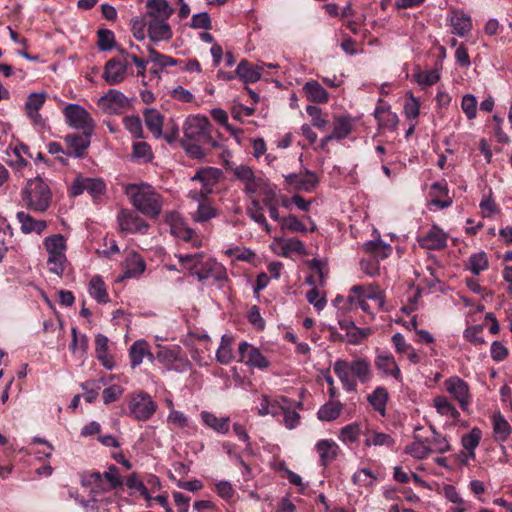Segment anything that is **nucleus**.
Returning a JSON list of instances; mask_svg holds the SVG:
<instances>
[{"instance_id": "obj_1", "label": "nucleus", "mask_w": 512, "mask_h": 512, "mask_svg": "<svg viewBox=\"0 0 512 512\" xmlns=\"http://www.w3.org/2000/svg\"><path fill=\"white\" fill-rule=\"evenodd\" d=\"M182 130L181 147L192 159L204 158L205 149L211 150L220 147L219 142L213 137V126L205 116H188L183 123Z\"/></svg>"}, {"instance_id": "obj_2", "label": "nucleus", "mask_w": 512, "mask_h": 512, "mask_svg": "<svg viewBox=\"0 0 512 512\" xmlns=\"http://www.w3.org/2000/svg\"><path fill=\"white\" fill-rule=\"evenodd\" d=\"M333 370L339 378L343 389L347 392L357 391V381L366 384L373 377L371 363L364 357H357L351 361L338 359L334 363Z\"/></svg>"}, {"instance_id": "obj_3", "label": "nucleus", "mask_w": 512, "mask_h": 512, "mask_svg": "<svg viewBox=\"0 0 512 512\" xmlns=\"http://www.w3.org/2000/svg\"><path fill=\"white\" fill-rule=\"evenodd\" d=\"M126 195L131 204L145 216L156 219L162 211V196L149 184H129Z\"/></svg>"}, {"instance_id": "obj_4", "label": "nucleus", "mask_w": 512, "mask_h": 512, "mask_svg": "<svg viewBox=\"0 0 512 512\" xmlns=\"http://www.w3.org/2000/svg\"><path fill=\"white\" fill-rule=\"evenodd\" d=\"M44 246L48 252L47 264L49 271L61 276L65 270L66 263V240L61 234L51 235L44 240Z\"/></svg>"}, {"instance_id": "obj_5", "label": "nucleus", "mask_w": 512, "mask_h": 512, "mask_svg": "<svg viewBox=\"0 0 512 512\" xmlns=\"http://www.w3.org/2000/svg\"><path fill=\"white\" fill-rule=\"evenodd\" d=\"M82 486L90 488L91 499L85 504L88 510L99 512L100 506L97 503H110L112 497H104L103 493L110 492L112 489L107 487V483L103 479L100 472H92L82 478Z\"/></svg>"}, {"instance_id": "obj_6", "label": "nucleus", "mask_w": 512, "mask_h": 512, "mask_svg": "<svg viewBox=\"0 0 512 512\" xmlns=\"http://www.w3.org/2000/svg\"><path fill=\"white\" fill-rule=\"evenodd\" d=\"M157 403L146 391L133 392L128 399V416L137 421H148L157 411Z\"/></svg>"}, {"instance_id": "obj_7", "label": "nucleus", "mask_w": 512, "mask_h": 512, "mask_svg": "<svg viewBox=\"0 0 512 512\" xmlns=\"http://www.w3.org/2000/svg\"><path fill=\"white\" fill-rule=\"evenodd\" d=\"M67 124L82 131H94L95 123L88 111L78 104H68L64 108Z\"/></svg>"}, {"instance_id": "obj_8", "label": "nucleus", "mask_w": 512, "mask_h": 512, "mask_svg": "<svg viewBox=\"0 0 512 512\" xmlns=\"http://www.w3.org/2000/svg\"><path fill=\"white\" fill-rule=\"evenodd\" d=\"M117 221L121 231L130 234H146L150 227L146 220L130 209H121L117 215Z\"/></svg>"}, {"instance_id": "obj_9", "label": "nucleus", "mask_w": 512, "mask_h": 512, "mask_svg": "<svg viewBox=\"0 0 512 512\" xmlns=\"http://www.w3.org/2000/svg\"><path fill=\"white\" fill-rule=\"evenodd\" d=\"M222 171L214 167H205L199 169L195 175L191 178L192 181H198L201 183L202 188L199 192L191 191V195H198L200 198H207L213 193L214 187L218 184Z\"/></svg>"}, {"instance_id": "obj_10", "label": "nucleus", "mask_w": 512, "mask_h": 512, "mask_svg": "<svg viewBox=\"0 0 512 512\" xmlns=\"http://www.w3.org/2000/svg\"><path fill=\"white\" fill-rule=\"evenodd\" d=\"M239 362L257 368L259 370H266L270 367L269 359L262 354L259 348L243 341L238 347Z\"/></svg>"}, {"instance_id": "obj_11", "label": "nucleus", "mask_w": 512, "mask_h": 512, "mask_svg": "<svg viewBox=\"0 0 512 512\" xmlns=\"http://www.w3.org/2000/svg\"><path fill=\"white\" fill-rule=\"evenodd\" d=\"M195 275L200 282L212 278L220 286L228 281L226 268L214 259L203 260L200 267L195 271Z\"/></svg>"}, {"instance_id": "obj_12", "label": "nucleus", "mask_w": 512, "mask_h": 512, "mask_svg": "<svg viewBox=\"0 0 512 512\" xmlns=\"http://www.w3.org/2000/svg\"><path fill=\"white\" fill-rule=\"evenodd\" d=\"M129 99L120 91L110 89L99 99V106L109 114H122L130 107Z\"/></svg>"}, {"instance_id": "obj_13", "label": "nucleus", "mask_w": 512, "mask_h": 512, "mask_svg": "<svg viewBox=\"0 0 512 512\" xmlns=\"http://www.w3.org/2000/svg\"><path fill=\"white\" fill-rule=\"evenodd\" d=\"M447 240L448 234L435 224L427 232L417 237L419 246L427 250H443L447 247Z\"/></svg>"}, {"instance_id": "obj_14", "label": "nucleus", "mask_w": 512, "mask_h": 512, "mask_svg": "<svg viewBox=\"0 0 512 512\" xmlns=\"http://www.w3.org/2000/svg\"><path fill=\"white\" fill-rule=\"evenodd\" d=\"M94 131H82V133H72L65 136L67 145L66 154L75 158H83L90 145V138Z\"/></svg>"}, {"instance_id": "obj_15", "label": "nucleus", "mask_w": 512, "mask_h": 512, "mask_svg": "<svg viewBox=\"0 0 512 512\" xmlns=\"http://www.w3.org/2000/svg\"><path fill=\"white\" fill-rule=\"evenodd\" d=\"M157 358L168 369L180 371L189 366V361L181 355L179 346L161 347L157 353Z\"/></svg>"}, {"instance_id": "obj_16", "label": "nucleus", "mask_w": 512, "mask_h": 512, "mask_svg": "<svg viewBox=\"0 0 512 512\" xmlns=\"http://www.w3.org/2000/svg\"><path fill=\"white\" fill-rule=\"evenodd\" d=\"M445 388L458 401L462 410H466L471 402L468 384L460 377H450L445 381Z\"/></svg>"}, {"instance_id": "obj_17", "label": "nucleus", "mask_w": 512, "mask_h": 512, "mask_svg": "<svg viewBox=\"0 0 512 512\" xmlns=\"http://www.w3.org/2000/svg\"><path fill=\"white\" fill-rule=\"evenodd\" d=\"M128 62L120 57L109 59L104 67L103 78L109 85H117L124 81L127 75Z\"/></svg>"}, {"instance_id": "obj_18", "label": "nucleus", "mask_w": 512, "mask_h": 512, "mask_svg": "<svg viewBox=\"0 0 512 512\" xmlns=\"http://www.w3.org/2000/svg\"><path fill=\"white\" fill-rule=\"evenodd\" d=\"M376 369L385 376H391L397 381H402V373L395 361L394 356L389 352H380L374 360Z\"/></svg>"}, {"instance_id": "obj_19", "label": "nucleus", "mask_w": 512, "mask_h": 512, "mask_svg": "<svg viewBox=\"0 0 512 512\" xmlns=\"http://www.w3.org/2000/svg\"><path fill=\"white\" fill-rule=\"evenodd\" d=\"M447 21L452 27V33L459 37H464L472 30L471 17L462 10L451 9Z\"/></svg>"}, {"instance_id": "obj_20", "label": "nucleus", "mask_w": 512, "mask_h": 512, "mask_svg": "<svg viewBox=\"0 0 512 512\" xmlns=\"http://www.w3.org/2000/svg\"><path fill=\"white\" fill-rule=\"evenodd\" d=\"M315 449L319 454V465L324 468L336 460L341 451L339 445L332 439L319 440Z\"/></svg>"}, {"instance_id": "obj_21", "label": "nucleus", "mask_w": 512, "mask_h": 512, "mask_svg": "<svg viewBox=\"0 0 512 512\" xmlns=\"http://www.w3.org/2000/svg\"><path fill=\"white\" fill-rule=\"evenodd\" d=\"M52 192L49 185L40 177H34V211H45L50 206Z\"/></svg>"}, {"instance_id": "obj_22", "label": "nucleus", "mask_w": 512, "mask_h": 512, "mask_svg": "<svg viewBox=\"0 0 512 512\" xmlns=\"http://www.w3.org/2000/svg\"><path fill=\"white\" fill-rule=\"evenodd\" d=\"M147 32L152 42L167 41L173 36L168 20L164 19H151L148 22Z\"/></svg>"}, {"instance_id": "obj_23", "label": "nucleus", "mask_w": 512, "mask_h": 512, "mask_svg": "<svg viewBox=\"0 0 512 512\" xmlns=\"http://www.w3.org/2000/svg\"><path fill=\"white\" fill-rule=\"evenodd\" d=\"M200 418L203 425L217 434L226 435L230 430V417H217L209 411H202Z\"/></svg>"}, {"instance_id": "obj_24", "label": "nucleus", "mask_w": 512, "mask_h": 512, "mask_svg": "<svg viewBox=\"0 0 512 512\" xmlns=\"http://www.w3.org/2000/svg\"><path fill=\"white\" fill-rule=\"evenodd\" d=\"M262 71V66L252 65L246 59L241 60L235 69L237 77L245 84L259 81L262 76Z\"/></svg>"}, {"instance_id": "obj_25", "label": "nucleus", "mask_w": 512, "mask_h": 512, "mask_svg": "<svg viewBox=\"0 0 512 512\" xmlns=\"http://www.w3.org/2000/svg\"><path fill=\"white\" fill-rule=\"evenodd\" d=\"M144 357H148L151 362L154 360V355L150 351V346L146 340L140 339L135 341L129 348V358L131 367L134 369L139 366Z\"/></svg>"}, {"instance_id": "obj_26", "label": "nucleus", "mask_w": 512, "mask_h": 512, "mask_svg": "<svg viewBox=\"0 0 512 512\" xmlns=\"http://www.w3.org/2000/svg\"><path fill=\"white\" fill-rule=\"evenodd\" d=\"M191 197L197 200V210L192 214V219L197 223H204L218 215V211L207 198H200L198 195H191Z\"/></svg>"}, {"instance_id": "obj_27", "label": "nucleus", "mask_w": 512, "mask_h": 512, "mask_svg": "<svg viewBox=\"0 0 512 512\" xmlns=\"http://www.w3.org/2000/svg\"><path fill=\"white\" fill-rule=\"evenodd\" d=\"M449 189L446 181L435 182L431 185L430 195L432 204L439 209H445L452 205V199L448 197Z\"/></svg>"}, {"instance_id": "obj_28", "label": "nucleus", "mask_w": 512, "mask_h": 512, "mask_svg": "<svg viewBox=\"0 0 512 512\" xmlns=\"http://www.w3.org/2000/svg\"><path fill=\"white\" fill-rule=\"evenodd\" d=\"M352 118L349 115L338 116L333 122V132L331 135L325 137L324 141L327 142L331 139L342 140L346 138L352 131Z\"/></svg>"}, {"instance_id": "obj_29", "label": "nucleus", "mask_w": 512, "mask_h": 512, "mask_svg": "<svg viewBox=\"0 0 512 512\" xmlns=\"http://www.w3.org/2000/svg\"><path fill=\"white\" fill-rule=\"evenodd\" d=\"M146 7L151 19L168 20L174 13V9L166 0H147Z\"/></svg>"}, {"instance_id": "obj_30", "label": "nucleus", "mask_w": 512, "mask_h": 512, "mask_svg": "<svg viewBox=\"0 0 512 512\" xmlns=\"http://www.w3.org/2000/svg\"><path fill=\"white\" fill-rule=\"evenodd\" d=\"M350 291L358 297H364L379 302V306L384 304L385 294L378 285H354Z\"/></svg>"}, {"instance_id": "obj_31", "label": "nucleus", "mask_w": 512, "mask_h": 512, "mask_svg": "<svg viewBox=\"0 0 512 512\" xmlns=\"http://www.w3.org/2000/svg\"><path fill=\"white\" fill-rule=\"evenodd\" d=\"M143 114L148 130L154 135L155 138L162 137L164 116L156 109H145Z\"/></svg>"}, {"instance_id": "obj_32", "label": "nucleus", "mask_w": 512, "mask_h": 512, "mask_svg": "<svg viewBox=\"0 0 512 512\" xmlns=\"http://www.w3.org/2000/svg\"><path fill=\"white\" fill-rule=\"evenodd\" d=\"M146 263L137 252H130L125 260V278H133L145 271Z\"/></svg>"}, {"instance_id": "obj_33", "label": "nucleus", "mask_w": 512, "mask_h": 512, "mask_svg": "<svg viewBox=\"0 0 512 512\" xmlns=\"http://www.w3.org/2000/svg\"><path fill=\"white\" fill-rule=\"evenodd\" d=\"M303 91L311 102L322 104L329 100L328 92L315 80L306 82Z\"/></svg>"}, {"instance_id": "obj_34", "label": "nucleus", "mask_w": 512, "mask_h": 512, "mask_svg": "<svg viewBox=\"0 0 512 512\" xmlns=\"http://www.w3.org/2000/svg\"><path fill=\"white\" fill-rule=\"evenodd\" d=\"M367 400L375 411L380 415L385 416L386 405L389 400V393L385 387H376L374 391L368 395Z\"/></svg>"}, {"instance_id": "obj_35", "label": "nucleus", "mask_w": 512, "mask_h": 512, "mask_svg": "<svg viewBox=\"0 0 512 512\" xmlns=\"http://www.w3.org/2000/svg\"><path fill=\"white\" fill-rule=\"evenodd\" d=\"M493 432L496 441H506L512 433V428L509 422L501 415L500 412L492 416Z\"/></svg>"}, {"instance_id": "obj_36", "label": "nucleus", "mask_w": 512, "mask_h": 512, "mask_svg": "<svg viewBox=\"0 0 512 512\" xmlns=\"http://www.w3.org/2000/svg\"><path fill=\"white\" fill-rule=\"evenodd\" d=\"M233 337L227 334L221 337L219 348L216 352V360L222 365H228L234 360L232 350Z\"/></svg>"}, {"instance_id": "obj_37", "label": "nucleus", "mask_w": 512, "mask_h": 512, "mask_svg": "<svg viewBox=\"0 0 512 512\" xmlns=\"http://www.w3.org/2000/svg\"><path fill=\"white\" fill-rule=\"evenodd\" d=\"M342 410L343 404L340 401H329L319 408L317 418L320 421L331 422L340 416Z\"/></svg>"}, {"instance_id": "obj_38", "label": "nucleus", "mask_w": 512, "mask_h": 512, "mask_svg": "<svg viewBox=\"0 0 512 512\" xmlns=\"http://www.w3.org/2000/svg\"><path fill=\"white\" fill-rule=\"evenodd\" d=\"M171 234L185 242H193L194 246L198 245L196 243L198 241L194 239L195 231L188 227L182 219H177L171 224Z\"/></svg>"}, {"instance_id": "obj_39", "label": "nucleus", "mask_w": 512, "mask_h": 512, "mask_svg": "<svg viewBox=\"0 0 512 512\" xmlns=\"http://www.w3.org/2000/svg\"><path fill=\"white\" fill-rule=\"evenodd\" d=\"M482 438V431L478 427H474L469 433L462 436L461 443L463 448L468 452V457L475 458V449L478 447Z\"/></svg>"}, {"instance_id": "obj_40", "label": "nucleus", "mask_w": 512, "mask_h": 512, "mask_svg": "<svg viewBox=\"0 0 512 512\" xmlns=\"http://www.w3.org/2000/svg\"><path fill=\"white\" fill-rule=\"evenodd\" d=\"M89 293L98 303L108 302V293L103 279L95 275L89 283Z\"/></svg>"}, {"instance_id": "obj_41", "label": "nucleus", "mask_w": 512, "mask_h": 512, "mask_svg": "<svg viewBox=\"0 0 512 512\" xmlns=\"http://www.w3.org/2000/svg\"><path fill=\"white\" fill-rule=\"evenodd\" d=\"M405 452L416 459H425L432 452V448L426 440H421L418 436H415V441L406 446Z\"/></svg>"}, {"instance_id": "obj_42", "label": "nucleus", "mask_w": 512, "mask_h": 512, "mask_svg": "<svg viewBox=\"0 0 512 512\" xmlns=\"http://www.w3.org/2000/svg\"><path fill=\"white\" fill-rule=\"evenodd\" d=\"M362 428L363 425L358 422L348 424L340 429L339 439L345 444L354 443L358 441L359 436L364 433Z\"/></svg>"}, {"instance_id": "obj_43", "label": "nucleus", "mask_w": 512, "mask_h": 512, "mask_svg": "<svg viewBox=\"0 0 512 512\" xmlns=\"http://www.w3.org/2000/svg\"><path fill=\"white\" fill-rule=\"evenodd\" d=\"M297 191L312 192L318 185L319 179L317 175L308 169L303 173H299Z\"/></svg>"}, {"instance_id": "obj_44", "label": "nucleus", "mask_w": 512, "mask_h": 512, "mask_svg": "<svg viewBox=\"0 0 512 512\" xmlns=\"http://www.w3.org/2000/svg\"><path fill=\"white\" fill-rule=\"evenodd\" d=\"M147 51L149 53L150 61L154 64V66H158L160 69L168 66H175L179 63L178 59L164 55L156 51L152 46H148Z\"/></svg>"}, {"instance_id": "obj_45", "label": "nucleus", "mask_w": 512, "mask_h": 512, "mask_svg": "<svg viewBox=\"0 0 512 512\" xmlns=\"http://www.w3.org/2000/svg\"><path fill=\"white\" fill-rule=\"evenodd\" d=\"M434 406L437 409V412L441 415L449 416L455 420L460 417L458 410L445 396L436 397L434 399Z\"/></svg>"}, {"instance_id": "obj_46", "label": "nucleus", "mask_w": 512, "mask_h": 512, "mask_svg": "<svg viewBox=\"0 0 512 512\" xmlns=\"http://www.w3.org/2000/svg\"><path fill=\"white\" fill-rule=\"evenodd\" d=\"M413 79L419 86L423 88L425 86H432L436 84L440 80V73L437 71V69L417 71L413 74Z\"/></svg>"}, {"instance_id": "obj_47", "label": "nucleus", "mask_w": 512, "mask_h": 512, "mask_svg": "<svg viewBox=\"0 0 512 512\" xmlns=\"http://www.w3.org/2000/svg\"><path fill=\"white\" fill-rule=\"evenodd\" d=\"M488 268V258L485 252L472 254L468 260V269L475 275H479Z\"/></svg>"}, {"instance_id": "obj_48", "label": "nucleus", "mask_w": 512, "mask_h": 512, "mask_svg": "<svg viewBox=\"0 0 512 512\" xmlns=\"http://www.w3.org/2000/svg\"><path fill=\"white\" fill-rule=\"evenodd\" d=\"M280 226L282 231H289L292 233H306L308 231L306 226L293 214L283 217L280 220Z\"/></svg>"}, {"instance_id": "obj_49", "label": "nucleus", "mask_w": 512, "mask_h": 512, "mask_svg": "<svg viewBox=\"0 0 512 512\" xmlns=\"http://www.w3.org/2000/svg\"><path fill=\"white\" fill-rule=\"evenodd\" d=\"M123 125L134 138L141 139L144 137L142 122L139 116H125L123 118Z\"/></svg>"}, {"instance_id": "obj_50", "label": "nucleus", "mask_w": 512, "mask_h": 512, "mask_svg": "<svg viewBox=\"0 0 512 512\" xmlns=\"http://www.w3.org/2000/svg\"><path fill=\"white\" fill-rule=\"evenodd\" d=\"M125 485L129 489L136 490L137 492H139L140 495L145 500H151V495L149 493L148 488L145 486L144 482L139 478L137 473L130 474L125 481Z\"/></svg>"}, {"instance_id": "obj_51", "label": "nucleus", "mask_w": 512, "mask_h": 512, "mask_svg": "<svg viewBox=\"0 0 512 512\" xmlns=\"http://www.w3.org/2000/svg\"><path fill=\"white\" fill-rule=\"evenodd\" d=\"M95 350L98 360H100L105 367L108 369L112 368V365H108V338L103 334H97L95 337Z\"/></svg>"}, {"instance_id": "obj_52", "label": "nucleus", "mask_w": 512, "mask_h": 512, "mask_svg": "<svg viewBox=\"0 0 512 512\" xmlns=\"http://www.w3.org/2000/svg\"><path fill=\"white\" fill-rule=\"evenodd\" d=\"M432 437L431 439H426L428 445L432 448V451L438 453H445L451 449L450 444L447 439L440 433H438L435 429L432 428Z\"/></svg>"}, {"instance_id": "obj_53", "label": "nucleus", "mask_w": 512, "mask_h": 512, "mask_svg": "<svg viewBox=\"0 0 512 512\" xmlns=\"http://www.w3.org/2000/svg\"><path fill=\"white\" fill-rule=\"evenodd\" d=\"M97 38V46L100 51H109L115 46L114 32L109 29L98 30Z\"/></svg>"}, {"instance_id": "obj_54", "label": "nucleus", "mask_w": 512, "mask_h": 512, "mask_svg": "<svg viewBox=\"0 0 512 512\" xmlns=\"http://www.w3.org/2000/svg\"><path fill=\"white\" fill-rule=\"evenodd\" d=\"M178 259L184 268L192 271L193 274H195V271L200 267L204 260V255L203 253L185 254L179 255Z\"/></svg>"}, {"instance_id": "obj_55", "label": "nucleus", "mask_w": 512, "mask_h": 512, "mask_svg": "<svg viewBox=\"0 0 512 512\" xmlns=\"http://www.w3.org/2000/svg\"><path fill=\"white\" fill-rule=\"evenodd\" d=\"M101 474L103 475V479L107 483L108 488L113 490L123 485V479L115 465H110L108 470Z\"/></svg>"}, {"instance_id": "obj_56", "label": "nucleus", "mask_w": 512, "mask_h": 512, "mask_svg": "<svg viewBox=\"0 0 512 512\" xmlns=\"http://www.w3.org/2000/svg\"><path fill=\"white\" fill-rule=\"evenodd\" d=\"M394 443V440L389 434L382 433V432H372L370 436H368L365 441L364 445L367 447H370L372 445L374 446H392Z\"/></svg>"}, {"instance_id": "obj_57", "label": "nucleus", "mask_w": 512, "mask_h": 512, "mask_svg": "<svg viewBox=\"0 0 512 512\" xmlns=\"http://www.w3.org/2000/svg\"><path fill=\"white\" fill-rule=\"evenodd\" d=\"M477 99L472 94H466L462 97L461 109L469 120L477 116Z\"/></svg>"}, {"instance_id": "obj_58", "label": "nucleus", "mask_w": 512, "mask_h": 512, "mask_svg": "<svg viewBox=\"0 0 512 512\" xmlns=\"http://www.w3.org/2000/svg\"><path fill=\"white\" fill-rule=\"evenodd\" d=\"M372 333V330L370 328H360L357 326H354L351 330H349L348 333H346L347 336V342L352 345H358L363 342L367 337H369Z\"/></svg>"}, {"instance_id": "obj_59", "label": "nucleus", "mask_w": 512, "mask_h": 512, "mask_svg": "<svg viewBox=\"0 0 512 512\" xmlns=\"http://www.w3.org/2000/svg\"><path fill=\"white\" fill-rule=\"evenodd\" d=\"M306 112L312 118V125L314 127L323 130L327 126L329 121L322 116L321 108L315 105H308Z\"/></svg>"}, {"instance_id": "obj_60", "label": "nucleus", "mask_w": 512, "mask_h": 512, "mask_svg": "<svg viewBox=\"0 0 512 512\" xmlns=\"http://www.w3.org/2000/svg\"><path fill=\"white\" fill-rule=\"evenodd\" d=\"M352 479L356 485L368 487L373 484L376 477L370 469L362 468L353 474Z\"/></svg>"}, {"instance_id": "obj_61", "label": "nucleus", "mask_w": 512, "mask_h": 512, "mask_svg": "<svg viewBox=\"0 0 512 512\" xmlns=\"http://www.w3.org/2000/svg\"><path fill=\"white\" fill-rule=\"evenodd\" d=\"M133 156L138 159H143L144 162H149L153 158L151 147L146 142L133 143Z\"/></svg>"}, {"instance_id": "obj_62", "label": "nucleus", "mask_w": 512, "mask_h": 512, "mask_svg": "<svg viewBox=\"0 0 512 512\" xmlns=\"http://www.w3.org/2000/svg\"><path fill=\"white\" fill-rule=\"evenodd\" d=\"M124 389L120 385H111L103 390L102 396L105 404L117 401L123 394Z\"/></svg>"}, {"instance_id": "obj_63", "label": "nucleus", "mask_w": 512, "mask_h": 512, "mask_svg": "<svg viewBox=\"0 0 512 512\" xmlns=\"http://www.w3.org/2000/svg\"><path fill=\"white\" fill-rule=\"evenodd\" d=\"M483 327L474 325L466 329L465 338L473 345H482L485 343L482 337Z\"/></svg>"}, {"instance_id": "obj_64", "label": "nucleus", "mask_w": 512, "mask_h": 512, "mask_svg": "<svg viewBox=\"0 0 512 512\" xmlns=\"http://www.w3.org/2000/svg\"><path fill=\"white\" fill-rule=\"evenodd\" d=\"M190 26L194 29H211L212 23L209 14L207 12H202L193 15Z\"/></svg>"}]
</instances>
